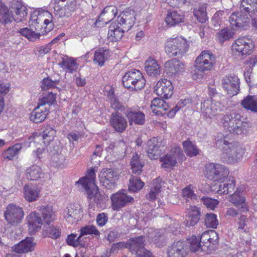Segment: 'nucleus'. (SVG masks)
Instances as JSON below:
<instances>
[{
  "label": "nucleus",
  "mask_w": 257,
  "mask_h": 257,
  "mask_svg": "<svg viewBox=\"0 0 257 257\" xmlns=\"http://www.w3.org/2000/svg\"><path fill=\"white\" fill-rule=\"evenodd\" d=\"M201 202L205 205L206 208L210 210H214L219 203L217 199H212L209 197L203 196L200 199Z\"/></svg>",
  "instance_id": "52"
},
{
  "label": "nucleus",
  "mask_w": 257,
  "mask_h": 257,
  "mask_svg": "<svg viewBox=\"0 0 257 257\" xmlns=\"http://www.w3.org/2000/svg\"><path fill=\"white\" fill-rule=\"evenodd\" d=\"M109 121L114 130L118 133L124 132L127 126L126 119L118 112L111 113Z\"/></svg>",
  "instance_id": "25"
},
{
  "label": "nucleus",
  "mask_w": 257,
  "mask_h": 257,
  "mask_svg": "<svg viewBox=\"0 0 257 257\" xmlns=\"http://www.w3.org/2000/svg\"><path fill=\"white\" fill-rule=\"evenodd\" d=\"M125 114L128 119L130 125L134 123L142 125L145 123V115L142 111L129 108L126 109Z\"/></svg>",
  "instance_id": "28"
},
{
  "label": "nucleus",
  "mask_w": 257,
  "mask_h": 257,
  "mask_svg": "<svg viewBox=\"0 0 257 257\" xmlns=\"http://www.w3.org/2000/svg\"><path fill=\"white\" fill-rule=\"evenodd\" d=\"M184 65L178 59L173 58L165 63V71L169 76L178 74L184 69Z\"/></svg>",
  "instance_id": "26"
},
{
  "label": "nucleus",
  "mask_w": 257,
  "mask_h": 257,
  "mask_svg": "<svg viewBox=\"0 0 257 257\" xmlns=\"http://www.w3.org/2000/svg\"><path fill=\"white\" fill-rule=\"evenodd\" d=\"M27 8L18 1L14 0L10 9L0 2V23L6 26L14 21L21 22L27 16Z\"/></svg>",
  "instance_id": "1"
},
{
  "label": "nucleus",
  "mask_w": 257,
  "mask_h": 257,
  "mask_svg": "<svg viewBox=\"0 0 257 257\" xmlns=\"http://www.w3.org/2000/svg\"><path fill=\"white\" fill-rule=\"evenodd\" d=\"M148 156L151 159H157L162 152L163 146H162L161 141L157 138H153L150 139L147 143Z\"/></svg>",
  "instance_id": "22"
},
{
  "label": "nucleus",
  "mask_w": 257,
  "mask_h": 257,
  "mask_svg": "<svg viewBox=\"0 0 257 257\" xmlns=\"http://www.w3.org/2000/svg\"><path fill=\"white\" fill-rule=\"evenodd\" d=\"M198 237L205 249H214V246L218 242V234L213 230L204 231Z\"/></svg>",
  "instance_id": "18"
},
{
  "label": "nucleus",
  "mask_w": 257,
  "mask_h": 257,
  "mask_svg": "<svg viewBox=\"0 0 257 257\" xmlns=\"http://www.w3.org/2000/svg\"><path fill=\"white\" fill-rule=\"evenodd\" d=\"M182 145L186 155L190 157L197 156L200 152L197 146L189 140L184 141Z\"/></svg>",
  "instance_id": "41"
},
{
  "label": "nucleus",
  "mask_w": 257,
  "mask_h": 257,
  "mask_svg": "<svg viewBox=\"0 0 257 257\" xmlns=\"http://www.w3.org/2000/svg\"><path fill=\"white\" fill-rule=\"evenodd\" d=\"M48 225L49 226L48 227H46V231L49 233L50 236L53 239H57L60 237L61 235V231L59 229L53 225L50 226V224Z\"/></svg>",
  "instance_id": "62"
},
{
  "label": "nucleus",
  "mask_w": 257,
  "mask_h": 257,
  "mask_svg": "<svg viewBox=\"0 0 257 257\" xmlns=\"http://www.w3.org/2000/svg\"><path fill=\"white\" fill-rule=\"evenodd\" d=\"M145 236L141 235L131 237L127 246L132 251H135L138 257H154L151 251L145 247Z\"/></svg>",
  "instance_id": "9"
},
{
  "label": "nucleus",
  "mask_w": 257,
  "mask_h": 257,
  "mask_svg": "<svg viewBox=\"0 0 257 257\" xmlns=\"http://www.w3.org/2000/svg\"><path fill=\"white\" fill-rule=\"evenodd\" d=\"M126 31L125 26H120L119 23L116 21L112 23L109 27L107 37L111 42H116L120 40L123 35L124 33Z\"/></svg>",
  "instance_id": "24"
},
{
  "label": "nucleus",
  "mask_w": 257,
  "mask_h": 257,
  "mask_svg": "<svg viewBox=\"0 0 257 257\" xmlns=\"http://www.w3.org/2000/svg\"><path fill=\"white\" fill-rule=\"evenodd\" d=\"M145 70L150 76H157L161 72L157 61L152 58L148 59L145 62Z\"/></svg>",
  "instance_id": "38"
},
{
  "label": "nucleus",
  "mask_w": 257,
  "mask_h": 257,
  "mask_svg": "<svg viewBox=\"0 0 257 257\" xmlns=\"http://www.w3.org/2000/svg\"><path fill=\"white\" fill-rule=\"evenodd\" d=\"M76 8V3H69L68 4L54 5V9L55 15L59 17H69L71 15L72 12H74Z\"/></svg>",
  "instance_id": "31"
},
{
  "label": "nucleus",
  "mask_w": 257,
  "mask_h": 257,
  "mask_svg": "<svg viewBox=\"0 0 257 257\" xmlns=\"http://www.w3.org/2000/svg\"><path fill=\"white\" fill-rule=\"evenodd\" d=\"M42 28V26L36 21V19H34V21L30 24L29 28L36 39H39L41 35L40 31Z\"/></svg>",
  "instance_id": "59"
},
{
  "label": "nucleus",
  "mask_w": 257,
  "mask_h": 257,
  "mask_svg": "<svg viewBox=\"0 0 257 257\" xmlns=\"http://www.w3.org/2000/svg\"><path fill=\"white\" fill-rule=\"evenodd\" d=\"M43 13V16L46 18L44 21V23L46 25L45 28V32H50L52 30L54 26L52 14L47 11H44Z\"/></svg>",
  "instance_id": "57"
},
{
  "label": "nucleus",
  "mask_w": 257,
  "mask_h": 257,
  "mask_svg": "<svg viewBox=\"0 0 257 257\" xmlns=\"http://www.w3.org/2000/svg\"><path fill=\"white\" fill-rule=\"evenodd\" d=\"M216 59L212 53L208 50L203 51L196 58L195 61L194 72H192L193 75H195L196 78L202 77L203 72L210 71L215 64Z\"/></svg>",
  "instance_id": "3"
},
{
  "label": "nucleus",
  "mask_w": 257,
  "mask_h": 257,
  "mask_svg": "<svg viewBox=\"0 0 257 257\" xmlns=\"http://www.w3.org/2000/svg\"><path fill=\"white\" fill-rule=\"evenodd\" d=\"M221 84L230 97L237 95L239 92V79L234 74L225 76L223 78Z\"/></svg>",
  "instance_id": "15"
},
{
  "label": "nucleus",
  "mask_w": 257,
  "mask_h": 257,
  "mask_svg": "<svg viewBox=\"0 0 257 257\" xmlns=\"http://www.w3.org/2000/svg\"><path fill=\"white\" fill-rule=\"evenodd\" d=\"M40 214L31 212L28 216V223L34 230L40 229L43 223L50 224L55 217V214L50 206H42Z\"/></svg>",
  "instance_id": "2"
},
{
  "label": "nucleus",
  "mask_w": 257,
  "mask_h": 257,
  "mask_svg": "<svg viewBox=\"0 0 257 257\" xmlns=\"http://www.w3.org/2000/svg\"><path fill=\"white\" fill-rule=\"evenodd\" d=\"M241 115L232 111L229 114L225 115L222 119L224 126L228 132L236 135H241L247 132L248 124L240 120Z\"/></svg>",
  "instance_id": "6"
},
{
  "label": "nucleus",
  "mask_w": 257,
  "mask_h": 257,
  "mask_svg": "<svg viewBox=\"0 0 257 257\" xmlns=\"http://www.w3.org/2000/svg\"><path fill=\"white\" fill-rule=\"evenodd\" d=\"M185 243L179 240L168 246V257H184L186 255Z\"/></svg>",
  "instance_id": "30"
},
{
  "label": "nucleus",
  "mask_w": 257,
  "mask_h": 257,
  "mask_svg": "<svg viewBox=\"0 0 257 257\" xmlns=\"http://www.w3.org/2000/svg\"><path fill=\"white\" fill-rule=\"evenodd\" d=\"M184 16L181 12L170 10L168 11L165 21L168 25L175 26L183 22Z\"/></svg>",
  "instance_id": "33"
},
{
  "label": "nucleus",
  "mask_w": 257,
  "mask_h": 257,
  "mask_svg": "<svg viewBox=\"0 0 257 257\" xmlns=\"http://www.w3.org/2000/svg\"><path fill=\"white\" fill-rule=\"evenodd\" d=\"M145 183L140 177L131 175L129 179L128 190L130 192H136L140 190L144 186Z\"/></svg>",
  "instance_id": "44"
},
{
  "label": "nucleus",
  "mask_w": 257,
  "mask_h": 257,
  "mask_svg": "<svg viewBox=\"0 0 257 257\" xmlns=\"http://www.w3.org/2000/svg\"><path fill=\"white\" fill-rule=\"evenodd\" d=\"M109 52L108 50H104L103 48L97 49L95 51L93 61L95 64L101 67L104 65V62L109 57Z\"/></svg>",
  "instance_id": "39"
},
{
  "label": "nucleus",
  "mask_w": 257,
  "mask_h": 257,
  "mask_svg": "<svg viewBox=\"0 0 257 257\" xmlns=\"http://www.w3.org/2000/svg\"><path fill=\"white\" fill-rule=\"evenodd\" d=\"M122 83L130 91H138L145 87L146 80L139 70L134 69L125 73L122 78Z\"/></svg>",
  "instance_id": "7"
},
{
  "label": "nucleus",
  "mask_w": 257,
  "mask_h": 257,
  "mask_svg": "<svg viewBox=\"0 0 257 257\" xmlns=\"http://www.w3.org/2000/svg\"><path fill=\"white\" fill-rule=\"evenodd\" d=\"M204 224L207 227L216 228L218 224L217 215L213 213H206L204 218Z\"/></svg>",
  "instance_id": "49"
},
{
  "label": "nucleus",
  "mask_w": 257,
  "mask_h": 257,
  "mask_svg": "<svg viewBox=\"0 0 257 257\" xmlns=\"http://www.w3.org/2000/svg\"><path fill=\"white\" fill-rule=\"evenodd\" d=\"M228 169L219 164L209 163L205 166V176L213 181H220L228 176Z\"/></svg>",
  "instance_id": "8"
},
{
  "label": "nucleus",
  "mask_w": 257,
  "mask_h": 257,
  "mask_svg": "<svg viewBox=\"0 0 257 257\" xmlns=\"http://www.w3.org/2000/svg\"><path fill=\"white\" fill-rule=\"evenodd\" d=\"M59 82L60 80H53L51 77L48 76L42 80V89L46 90L55 88Z\"/></svg>",
  "instance_id": "55"
},
{
  "label": "nucleus",
  "mask_w": 257,
  "mask_h": 257,
  "mask_svg": "<svg viewBox=\"0 0 257 257\" xmlns=\"http://www.w3.org/2000/svg\"><path fill=\"white\" fill-rule=\"evenodd\" d=\"M79 213V209L74 204H70L64 212V217L67 222L73 224L78 221Z\"/></svg>",
  "instance_id": "36"
},
{
  "label": "nucleus",
  "mask_w": 257,
  "mask_h": 257,
  "mask_svg": "<svg viewBox=\"0 0 257 257\" xmlns=\"http://www.w3.org/2000/svg\"><path fill=\"white\" fill-rule=\"evenodd\" d=\"M110 104L111 106L113 109L115 110L123 112L125 113V112L126 110H125V107L118 101L117 98L112 100V101L110 102Z\"/></svg>",
  "instance_id": "64"
},
{
  "label": "nucleus",
  "mask_w": 257,
  "mask_h": 257,
  "mask_svg": "<svg viewBox=\"0 0 257 257\" xmlns=\"http://www.w3.org/2000/svg\"><path fill=\"white\" fill-rule=\"evenodd\" d=\"M56 101V94L52 92H49V93L45 96L43 97L41 99H39L38 103L40 105L46 106L48 104L50 107Z\"/></svg>",
  "instance_id": "56"
},
{
  "label": "nucleus",
  "mask_w": 257,
  "mask_h": 257,
  "mask_svg": "<svg viewBox=\"0 0 257 257\" xmlns=\"http://www.w3.org/2000/svg\"><path fill=\"white\" fill-rule=\"evenodd\" d=\"M18 33H19L21 35L25 37L31 41H35L37 40L32 33H31L29 28H24L20 29L18 31Z\"/></svg>",
  "instance_id": "63"
},
{
  "label": "nucleus",
  "mask_w": 257,
  "mask_h": 257,
  "mask_svg": "<svg viewBox=\"0 0 257 257\" xmlns=\"http://www.w3.org/2000/svg\"><path fill=\"white\" fill-rule=\"evenodd\" d=\"M136 13L133 10L126 9L120 13L116 21L120 26H125L128 31L134 25L136 21Z\"/></svg>",
  "instance_id": "21"
},
{
  "label": "nucleus",
  "mask_w": 257,
  "mask_h": 257,
  "mask_svg": "<svg viewBox=\"0 0 257 257\" xmlns=\"http://www.w3.org/2000/svg\"><path fill=\"white\" fill-rule=\"evenodd\" d=\"M167 105L165 101L160 98H155L152 101L151 105V108H163V111L167 109Z\"/></svg>",
  "instance_id": "61"
},
{
  "label": "nucleus",
  "mask_w": 257,
  "mask_h": 257,
  "mask_svg": "<svg viewBox=\"0 0 257 257\" xmlns=\"http://www.w3.org/2000/svg\"><path fill=\"white\" fill-rule=\"evenodd\" d=\"M168 153L172 157L174 158V159L176 161L178 160L179 161L180 160L182 161L185 158L183 151L179 147L172 148Z\"/></svg>",
  "instance_id": "58"
},
{
  "label": "nucleus",
  "mask_w": 257,
  "mask_h": 257,
  "mask_svg": "<svg viewBox=\"0 0 257 257\" xmlns=\"http://www.w3.org/2000/svg\"><path fill=\"white\" fill-rule=\"evenodd\" d=\"M174 87L171 81L167 79H161L156 83L154 92L162 98L168 99L173 94Z\"/></svg>",
  "instance_id": "16"
},
{
  "label": "nucleus",
  "mask_w": 257,
  "mask_h": 257,
  "mask_svg": "<svg viewBox=\"0 0 257 257\" xmlns=\"http://www.w3.org/2000/svg\"><path fill=\"white\" fill-rule=\"evenodd\" d=\"M235 188V180L234 179H229L226 181L221 182L218 185L217 192L219 194H227L234 191Z\"/></svg>",
  "instance_id": "40"
},
{
  "label": "nucleus",
  "mask_w": 257,
  "mask_h": 257,
  "mask_svg": "<svg viewBox=\"0 0 257 257\" xmlns=\"http://www.w3.org/2000/svg\"><path fill=\"white\" fill-rule=\"evenodd\" d=\"M233 33L228 28L220 30L216 34V39L221 44L233 37Z\"/></svg>",
  "instance_id": "47"
},
{
  "label": "nucleus",
  "mask_w": 257,
  "mask_h": 257,
  "mask_svg": "<svg viewBox=\"0 0 257 257\" xmlns=\"http://www.w3.org/2000/svg\"><path fill=\"white\" fill-rule=\"evenodd\" d=\"M248 15L243 12H234L229 18V22L234 30H246L249 27Z\"/></svg>",
  "instance_id": "11"
},
{
  "label": "nucleus",
  "mask_w": 257,
  "mask_h": 257,
  "mask_svg": "<svg viewBox=\"0 0 257 257\" xmlns=\"http://www.w3.org/2000/svg\"><path fill=\"white\" fill-rule=\"evenodd\" d=\"M143 158V156L142 154H138L136 152L133 154L130 165L133 174L139 175L142 173L145 164Z\"/></svg>",
  "instance_id": "29"
},
{
  "label": "nucleus",
  "mask_w": 257,
  "mask_h": 257,
  "mask_svg": "<svg viewBox=\"0 0 257 257\" xmlns=\"http://www.w3.org/2000/svg\"><path fill=\"white\" fill-rule=\"evenodd\" d=\"M95 170L91 168L88 171V177L79 179L76 182L77 184H81L84 188L85 194L87 195V199L91 200L94 198L96 204H100V199L98 196V187L95 184Z\"/></svg>",
  "instance_id": "4"
},
{
  "label": "nucleus",
  "mask_w": 257,
  "mask_h": 257,
  "mask_svg": "<svg viewBox=\"0 0 257 257\" xmlns=\"http://www.w3.org/2000/svg\"><path fill=\"white\" fill-rule=\"evenodd\" d=\"M243 186L237 188L236 191L229 196V201L236 207H239L241 212H247L249 211V208L245 202V197L243 194Z\"/></svg>",
  "instance_id": "17"
},
{
  "label": "nucleus",
  "mask_w": 257,
  "mask_h": 257,
  "mask_svg": "<svg viewBox=\"0 0 257 257\" xmlns=\"http://www.w3.org/2000/svg\"><path fill=\"white\" fill-rule=\"evenodd\" d=\"M36 246L34 237H27L13 246V251L18 253H26L33 251Z\"/></svg>",
  "instance_id": "23"
},
{
  "label": "nucleus",
  "mask_w": 257,
  "mask_h": 257,
  "mask_svg": "<svg viewBox=\"0 0 257 257\" xmlns=\"http://www.w3.org/2000/svg\"><path fill=\"white\" fill-rule=\"evenodd\" d=\"M24 215L23 208L14 203L10 204L7 206L4 213L5 219L7 222L12 225L21 223Z\"/></svg>",
  "instance_id": "10"
},
{
  "label": "nucleus",
  "mask_w": 257,
  "mask_h": 257,
  "mask_svg": "<svg viewBox=\"0 0 257 257\" xmlns=\"http://www.w3.org/2000/svg\"><path fill=\"white\" fill-rule=\"evenodd\" d=\"M59 65L69 73L76 71L78 68V64L75 60L68 57L63 58L62 62L59 63Z\"/></svg>",
  "instance_id": "43"
},
{
  "label": "nucleus",
  "mask_w": 257,
  "mask_h": 257,
  "mask_svg": "<svg viewBox=\"0 0 257 257\" xmlns=\"http://www.w3.org/2000/svg\"><path fill=\"white\" fill-rule=\"evenodd\" d=\"M56 135V131L50 125H47L43 132L42 137L45 144L49 143Z\"/></svg>",
  "instance_id": "54"
},
{
  "label": "nucleus",
  "mask_w": 257,
  "mask_h": 257,
  "mask_svg": "<svg viewBox=\"0 0 257 257\" xmlns=\"http://www.w3.org/2000/svg\"><path fill=\"white\" fill-rule=\"evenodd\" d=\"M193 14L199 23H204L207 20L206 5H201L197 9H195Z\"/></svg>",
  "instance_id": "46"
},
{
  "label": "nucleus",
  "mask_w": 257,
  "mask_h": 257,
  "mask_svg": "<svg viewBox=\"0 0 257 257\" xmlns=\"http://www.w3.org/2000/svg\"><path fill=\"white\" fill-rule=\"evenodd\" d=\"M100 184L108 190L113 189L116 186L115 181L118 179L117 173L112 168H103L99 174Z\"/></svg>",
  "instance_id": "12"
},
{
  "label": "nucleus",
  "mask_w": 257,
  "mask_h": 257,
  "mask_svg": "<svg viewBox=\"0 0 257 257\" xmlns=\"http://www.w3.org/2000/svg\"><path fill=\"white\" fill-rule=\"evenodd\" d=\"M222 156L223 162L227 164L236 163L242 158V152L240 147L232 142L231 146L225 147Z\"/></svg>",
  "instance_id": "14"
},
{
  "label": "nucleus",
  "mask_w": 257,
  "mask_h": 257,
  "mask_svg": "<svg viewBox=\"0 0 257 257\" xmlns=\"http://www.w3.org/2000/svg\"><path fill=\"white\" fill-rule=\"evenodd\" d=\"M26 174L27 179L31 180H37L44 177L41 168L37 165H33L28 168L26 170Z\"/></svg>",
  "instance_id": "42"
},
{
  "label": "nucleus",
  "mask_w": 257,
  "mask_h": 257,
  "mask_svg": "<svg viewBox=\"0 0 257 257\" xmlns=\"http://www.w3.org/2000/svg\"><path fill=\"white\" fill-rule=\"evenodd\" d=\"M22 148V144H16L4 151L3 153V156L5 159L12 160L15 156L18 155Z\"/></svg>",
  "instance_id": "45"
},
{
  "label": "nucleus",
  "mask_w": 257,
  "mask_h": 257,
  "mask_svg": "<svg viewBox=\"0 0 257 257\" xmlns=\"http://www.w3.org/2000/svg\"><path fill=\"white\" fill-rule=\"evenodd\" d=\"M187 243L189 244L190 250L191 252H196L199 250H205L198 237L192 236L189 239H187Z\"/></svg>",
  "instance_id": "48"
},
{
  "label": "nucleus",
  "mask_w": 257,
  "mask_h": 257,
  "mask_svg": "<svg viewBox=\"0 0 257 257\" xmlns=\"http://www.w3.org/2000/svg\"><path fill=\"white\" fill-rule=\"evenodd\" d=\"M49 113V108L38 104V106L30 113L29 118L35 123H40L47 118Z\"/></svg>",
  "instance_id": "27"
},
{
  "label": "nucleus",
  "mask_w": 257,
  "mask_h": 257,
  "mask_svg": "<svg viewBox=\"0 0 257 257\" xmlns=\"http://www.w3.org/2000/svg\"><path fill=\"white\" fill-rule=\"evenodd\" d=\"M189 43L182 37L168 39L165 44V51L170 57L181 58L189 49Z\"/></svg>",
  "instance_id": "5"
},
{
  "label": "nucleus",
  "mask_w": 257,
  "mask_h": 257,
  "mask_svg": "<svg viewBox=\"0 0 257 257\" xmlns=\"http://www.w3.org/2000/svg\"><path fill=\"white\" fill-rule=\"evenodd\" d=\"M239 9L241 11L252 18L255 13L257 12V0H241Z\"/></svg>",
  "instance_id": "35"
},
{
  "label": "nucleus",
  "mask_w": 257,
  "mask_h": 257,
  "mask_svg": "<svg viewBox=\"0 0 257 257\" xmlns=\"http://www.w3.org/2000/svg\"><path fill=\"white\" fill-rule=\"evenodd\" d=\"M112 208L114 210H119L130 204H132L134 199L131 196L128 195L125 190H121L116 193L111 195Z\"/></svg>",
  "instance_id": "13"
},
{
  "label": "nucleus",
  "mask_w": 257,
  "mask_h": 257,
  "mask_svg": "<svg viewBox=\"0 0 257 257\" xmlns=\"http://www.w3.org/2000/svg\"><path fill=\"white\" fill-rule=\"evenodd\" d=\"M23 190L24 198L28 202L36 201L39 197L40 190L37 186L26 184Z\"/></svg>",
  "instance_id": "34"
},
{
  "label": "nucleus",
  "mask_w": 257,
  "mask_h": 257,
  "mask_svg": "<svg viewBox=\"0 0 257 257\" xmlns=\"http://www.w3.org/2000/svg\"><path fill=\"white\" fill-rule=\"evenodd\" d=\"M254 47L252 40L245 37L236 40L232 45V49L238 52V55H244L249 54Z\"/></svg>",
  "instance_id": "20"
},
{
  "label": "nucleus",
  "mask_w": 257,
  "mask_h": 257,
  "mask_svg": "<svg viewBox=\"0 0 257 257\" xmlns=\"http://www.w3.org/2000/svg\"><path fill=\"white\" fill-rule=\"evenodd\" d=\"M160 162H162L161 167L163 168L169 169L176 166L177 162L174 158L168 153L165 156L160 159Z\"/></svg>",
  "instance_id": "51"
},
{
  "label": "nucleus",
  "mask_w": 257,
  "mask_h": 257,
  "mask_svg": "<svg viewBox=\"0 0 257 257\" xmlns=\"http://www.w3.org/2000/svg\"><path fill=\"white\" fill-rule=\"evenodd\" d=\"M187 216L189 219L186 221V225L187 226H193L195 225L200 219V208L196 206H191L190 208L188 209Z\"/></svg>",
  "instance_id": "32"
},
{
  "label": "nucleus",
  "mask_w": 257,
  "mask_h": 257,
  "mask_svg": "<svg viewBox=\"0 0 257 257\" xmlns=\"http://www.w3.org/2000/svg\"><path fill=\"white\" fill-rule=\"evenodd\" d=\"M241 105L246 110L257 112V95H248L242 100Z\"/></svg>",
  "instance_id": "37"
},
{
  "label": "nucleus",
  "mask_w": 257,
  "mask_h": 257,
  "mask_svg": "<svg viewBox=\"0 0 257 257\" xmlns=\"http://www.w3.org/2000/svg\"><path fill=\"white\" fill-rule=\"evenodd\" d=\"M201 110L206 118L211 119L220 111V105L219 103L213 102L211 99H207L201 103Z\"/></svg>",
  "instance_id": "19"
},
{
  "label": "nucleus",
  "mask_w": 257,
  "mask_h": 257,
  "mask_svg": "<svg viewBox=\"0 0 257 257\" xmlns=\"http://www.w3.org/2000/svg\"><path fill=\"white\" fill-rule=\"evenodd\" d=\"M226 137H224L223 135L220 134L218 135L215 138V144L216 147L219 149H222L224 151L226 148L225 147L231 146V142H229L227 141Z\"/></svg>",
  "instance_id": "50"
},
{
  "label": "nucleus",
  "mask_w": 257,
  "mask_h": 257,
  "mask_svg": "<svg viewBox=\"0 0 257 257\" xmlns=\"http://www.w3.org/2000/svg\"><path fill=\"white\" fill-rule=\"evenodd\" d=\"M117 13V9L115 6L112 5L106 6L100 13V17L106 15L110 20H112L116 16Z\"/></svg>",
  "instance_id": "53"
},
{
  "label": "nucleus",
  "mask_w": 257,
  "mask_h": 257,
  "mask_svg": "<svg viewBox=\"0 0 257 257\" xmlns=\"http://www.w3.org/2000/svg\"><path fill=\"white\" fill-rule=\"evenodd\" d=\"M81 235L90 234L95 236H99L100 232L94 225H86L82 227L80 230Z\"/></svg>",
  "instance_id": "60"
}]
</instances>
